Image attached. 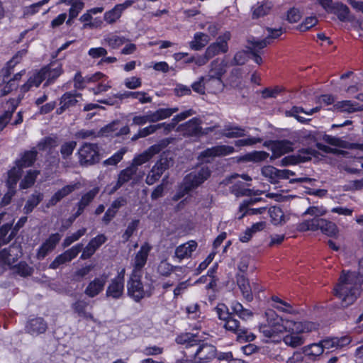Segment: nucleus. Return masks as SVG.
<instances>
[{
  "label": "nucleus",
  "instance_id": "obj_1",
  "mask_svg": "<svg viewBox=\"0 0 363 363\" xmlns=\"http://www.w3.org/2000/svg\"><path fill=\"white\" fill-rule=\"evenodd\" d=\"M362 289L363 277H359L355 272L342 271L334 291L341 301V306L346 308L356 301Z\"/></svg>",
  "mask_w": 363,
  "mask_h": 363
},
{
  "label": "nucleus",
  "instance_id": "obj_2",
  "mask_svg": "<svg viewBox=\"0 0 363 363\" xmlns=\"http://www.w3.org/2000/svg\"><path fill=\"white\" fill-rule=\"evenodd\" d=\"M178 344H186V347L191 349L195 363H206L216 357V347L208 343H201L192 334L186 333L178 336L176 339Z\"/></svg>",
  "mask_w": 363,
  "mask_h": 363
},
{
  "label": "nucleus",
  "instance_id": "obj_3",
  "mask_svg": "<svg viewBox=\"0 0 363 363\" xmlns=\"http://www.w3.org/2000/svg\"><path fill=\"white\" fill-rule=\"evenodd\" d=\"M210 175L211 171L207 166H201L197 170L186 175L184 179L182 192H179L176 194L174 197V200L177 201L185 194L199 186L206 181Z\"/></svg>",
  "mask_w": 363,
  "mask_h": 363
},
{
  "label": "nucleus",
  "instance_id": "obj_4",
  "mask_svg": "<svg viewBox=\"0 0 363 363\" xmlns=\"http://www.w3.org/2000/svg\"><path fill=\"white\" fill-rule=\"evenodd\" d=\"M267 324L259 326V331L267 337H272L276 334L285 332V320L273 310L265 312Z\"/></svg>",
  "mask_w": 363,
  "mask_h": 363
},
{
  "label": "nucleus",
  "instance_id": "obj_5",
  "mask_svg": "<svg viewBox=\"0 0 363 363\" xmlns=\"http://www.w3.org/2000/svg\"><path fill=\"white\" fill-rule=\"evenodd\" d=\"M38 151L35 147L23 152L21 157L16 160L15 166L8 172L11 177L10 181L14 183L15 181H18L22 176L23 169L31 167L36 161Z\"/></svg>",
  "mask_w": 363,
  "mask_h": 363
},
{
  "label": "nucleus",
  "instance_id": "obj_6",
  "mask_svg": "<svg viewBox=\"0 0 363 363\" xmlns=\"http://www.w3.org/2000/svg\"><path fill=\"white\" fill-rule=\"evenodd\" d=\"M79 162L83 167L92 166L101 160L100 150L96 143H84L78 150Z\"/></svg>",
  "mask_w": 363,
  "mask_h": 363
},
{
  "label": "nucleus",
  "instance_id": "obj_7",
  "mask_svg": "<svg viewBox=\"0 0 363 363\" xmlns=\"http://www.w3.org/2000/svg\"><path fill=\"white\" fill-rule=\"evenodd\" d=\"M140 277V274L132 273L127 284L128 294L136 302H139L145 297H150L153 290L150 286H148L149 289H145Z\"/></svg>",
  "mask_w": 363,
  "mask_h": 363
},
{
  "label": "nucleus",
  "instance_id": "obj_8",
  "mask_svg": "<svg viewBox=\"0 0 363 363\" xmlns=\"http://www.w3.org/2000/svg\"><path fill=\"white\" fill-rule=\"evenodd\" d=\"M174 165V160L169 154L165 152L160 155V158L153 165L146 177L145 182L148 185H152L157 182L163 173Z\"/></svg>",
  "mask_w": 363,
  "mask_h": 363
},
{
  "label": "nucleus",
  "instance_id": "obj_9",
  "mask_svg": "<svg viewBox=\"0 0 363 363\" xmlns=\"http://www.w3.org/2000/svg\"><path fill=\"white\" fill-rule=\"evenodd\" d=\"M302 225L304 230L313 231L320 230L328 236H335L338 233L337 227L334 223L320 218L307 220Z\"/></svg>",
  "mask_w": 363,
  "mask_h": 363
},
{
  "label": "nucleus",
  "instance_id": "obj_10",
  "mask_svg": "<svg viewBox=\"0 0 363 363\" xmlns=\"http://www.w3.org/2000/svg\"><path fill=\"white\" fill-rule=\"evenodd\" d=\"M224 327L227 330L236 334L238 340L252 341L255 337L253 334L249 333L247 329L241 325L239 320L234 318L232 315L225 321Z\"/></svg>",
  "mask_w": 363,
  "mask_h": 363
},
{
  "label": "nucleus",
  "instance_id": "obj_11",
  "mask_svg": "<svg viewBox=\"0 0 363 363\" xmlns=\"http://www.w3.org/2000/svg\"><path fill=\"white\" fill-rule=\"evenodd\" d=\"M235 149L230 145H217L202 151L199 159L205 162H209L211 159L216 157H223L232 154Z\"/></svg>",
  "mask_w": 363,
  "mask_h": 363
},
{
  "label": "nucleus",
  "instance_id": "obj_12",
  "mask_svg": "<svg viewBox=\"0 0 363 363\" xmlns=\"http://www.w3.org/2000/svg\"><path fill=\"white\" fill-rule=\"evenodd\" d=\"M124 273L125 269H123L116 278L111 281L106 291V297L119 299L123 296L124 291Z\"/></svg>",
  "mask_w": 363,
  "mask_h": 363
},
{
  "label": "nucleus",
  "instance_id": "obj_13",
  "mask_svg": "<svg viewBox=\"0 0 363 363\" xmlns=\"http://www.w3.org/2000/svg\"><path fill=\"white\" fill-rule=\"evenodd\" d=\"M167 144L168 142L167 140H163L160 144L150 146L147 150L133 159L131 166H134L136 170H138V166L148 162L155 155L159 153Z\"/></svg>",
  "mask_w": 363,
  "mask_h": 363
},
{
  "label": "nucleus",
  "instance_id": "obj_14",
  "mask_svg": "<svg viewBox=\"0 0 363 363\" xmlns=\"http://www.w3.org/2000/svg\"><path fill=\"white\" fill-rule=\"evenodd\" d=\"M230 39V33L225 32L218 37L217 41L211 44L206 50V54L209 59L220 53H225L228 50V41Z\"/></svg>",
  "mask_w": 363,
  "mask_h": 363
},
{
  "label": "nucleus",
  "instance_id": "obj_15",
  "mask_svg": "<svg viewBox=\"0 0 363 363\" xmlns=\"http://www.w3.org/2000/svg\"><path fill=\"white\" fill-rule=\"evenodd\" d=\"M269 44L267 39L257 40L254 37L249 38L247 40L245 48L248 50L249 53L252 55L255 63L261 65L262 59L259 55V50L267 47Z\"/></svg>",
  "mask_w": 363,
  "mask_h": 363
},
{
  "label": "nucleus",
  "instance_id": "obj_16",
  "mask_svg": "<svg viewBox=\"0 0 363 363\" xmlns=\"http://www.w3.org/2000/svg\"><path fill=\"white\" fill-rule=\"evenodd\" d=\"M201 121L198 118H193L189 121L177 127L176 130L184 136H199L201 133Z\"/></svg>",
  "mask_w": 363,
  "mask_h": 363
},
{
  "label": "nucleus",
  "instance_id": "obj_17",
  "mask_svg": "<svg viewBox=\"0 0 363 363\" xmlns=\"http://www.w3.org/2000/svg\"><path fill=\"white\" fill-rule=\"evenodd\" d=\"M82 247V244H78L67 250L62 254L57 256L50 264V268L55 269H57L60 265L70 262L81 252Z\"/></svg>",
  "mask_w": 363,
  "mask_h": 363
},
{
  "label": "nucleus",
  "instance_id": "obj_18",
  "mask_svg": "<svg viewBox=\"0 0 363 363\" xmlns=\"http://www.w3.org/2000/svg\"><path fill=\"white\" fill-rule=\"evenodd\" d=\"M315 329V326L313 323L296 322L289 319L285 320V332L303 335L304 333H309Z\"/></svg>",
  "mask_w": 363,
  "mask_h": 363
},
{
  "label": "nucleus",
  "instance_id": "obj_19",
  "mask_svg": "<svg viewBox=\"0 0 363 363\" xmlns=\"http://www.w3.org/2000/svg\"><path fill=\"white\" fill-rule=\"evenodd\" d=\"M107 279L106 274L94 278L88 284L84 293L89 298L96 297L104 291Z\"/></svg>",
  "mask_w": 363,
  "mask_h": 363
},
{
  "label": "nucleus",
  "instance_id": "obj_20",
  "mask_svg": "<svg viewBox=\"0 0 363 363\" xmlns=\"http://www.w3.org/2000/svg\"><path fill=\"white\" fill-rule=\"evenodd\" d=\"M20 249L18 246L11 245L0 252V265L11 266L19 257Z\"/></svg>",
  "mask_w": 363,
  "mask_h": 363
},
{
  "label": "nucleus",
  "instance_id": "obj_21",
  "mask_svg": "<svg viewBox=\"0 0 363 363\" xmlns=\"http://www.w3.org/2000/svg\"><path fill=\"white\" fill-rule=\"evenodd\" d=\"M316 151L312 149H302L298 151L296 156L286 157L282 159L281 163L283 166L290 164H296L298 162H305L311 160L315 156Z\"/></svg>",
  "mask_w": 363,
  "mask_h": 363
},
{
  "label": "nucleus",
  "instance_id": "obj_22",
  "mask_svg": "<svg viewBox=\"0 0 363 363\" xmlns=\"http://www.w3.org/2000/svg\"><path fill=\"white\" fill-rule=\"evenodd\" d=\"M151 247L148 244L143 245L134 259L133 274H140L145 265Z\"/></svg>",
  "mask_w": 363,
  "mask_h": 363
},
{
  "label": "nucleus",
  "instance_id": "obj_23",
  "mask_svg": "<svg viewBox=\"0 0 363 363\" xmlns=\"http://www.w3.org/2000/svg\"><path fill=\"white\" fill-rule=\"evenodd\" d=\"M88 304L89 303L85 300L79 299L72 303L71 308L79 317L97 323V320L94 318L93 313L86 311Z\"/></svg>",
  "mask_w": 363,
  "mask_h": 363
},
{
  "label": "nucleus",
  "instance_id": "obj_24",
  "mask_svg": "<svg viewBox=\"0 0 363 363\" xmlns=\"http://www.w3.org/2000/svg\"><path fill=\"white\" fill-rule=\"evenodd\" d=\"M351 342L349 336H342L341 337H328L320 341L323 350H334L342 348Z\"/></svg>",
  "mask_w": 363,
  "mask_h": 363
},
{
  "label": "nucleus",
  "instance_id": "obj_25",
  "mask_svg": "<svg viewBox=\"0 0 363 363\" xmlns=\"http://www.w3.org/2000/svg\"><path fill=\"white\" fill-rule=\"evenodd\" d=\"M77 98L82 99V94L79 93L66 92L60 98V107L57 109V113L61 114L66 109L74 106L78 102Z\"/></svg>",
  "mask_w": 363,
  "mask_h": 363
},
{
  "label": "nucleus",
  "instance_id": "obj_26",
  "mask_svg": "<svg viewBox=\"0 0 363 363\" xmlns=\"http://www.w3.org/2000/svg\"><path fill=\"white\" fill-rule=\"evenodd\" d=\"M107 238L104 234H101L90 240L89 244L84 249L81 255V259H86L89 258L96 250L106 241Z\"/></svg>",
  "mask_w": 363,
  "mask_h": 363
},
{
  "label": "nucleus",
  "instance_id": "obj_27",
  "mask_svg": "<svg viewBox=\"0 0 363 363\" xmlns=\"http://www.w3.org/2000/svg\"><path fill=\"white\" fill-rule=\"evenodd\" d=\"M270 150L273 153L270 158L271 160H272L292 151V143L288 140L272 142L271 144Z\"/></svg>",
  "mask_w": 363,
  "mask_h": 363
},
{
  "label": "nucleus",
  "instance_id": "obj_28",
  "mask_svg": "<svg viewBox=\"0 0 363 363\" xmlns=\"http://www.w3.org/2000/svg\"><path fill=\"white\" fill-rule=\"evenodd\" d=\"M48 328L47 323L43 318H35L28 321L26 325V331L32 335H38L44 333Z\"/></svg>",
  "mask_w": 363,
  "mask_h": 363
},
{
  "label": "nucleus",
  "instance_id": "obj_29",
  "mask_svg": "<svg viewBox=\"0 0 363 363\" xmlns=\"http://www.w3.org/2000/svg\"><path fill=\"white\" fill-rule=\"evenodd\" d=\"M62 74V66L58 62L50 63L48 66L42 68V74H44L47 82L45 84L55 80Z\"/></svg>",
  "mask_w": 363,
  "mask_h": 363
},
{
  "label": "nucleus",
  "instance_id": "obj_30",
  "mask_svg": "<svg viewBox=\"0 0 363 363\" xmlns=\"http://www.w3.org/2000/svg\"><path fill=\"white\" fill-rule=\"evenodd\" d=\"M77 188V184L67 185L58 190L48 201L47 207L55 206L62 199L70 194Z\"/></svg>",
  "mask_w": 363,
  "mask_h": 363
},
{
  "label": "nucleus",
  "instance_id": "obj_31",
  "mask_svg": "<svg viewBox=\"0 0 363 363\" xmlns=\"http://www.w3.org/2000/svg\"><path fill=\"white\" fill-rule=\"evenodd\" d=\"M272 6L273 4L270 1L257 2L252 7V18L257 19L268 15L270 13Z\"/></svg>",
  "mask_w": 363,
  "mask_h": 363
},
{
  "label": "nucleus",
  "instance_id": "obj_32",
  "mask_svg": "<svg viewBox=\"0 0 363 363\" xmlns=\"http://www.w3.org/2000/svg\"><path fill=\"white\" fill-rule=\"evenodd\" d=\"M237 284L240 289L244 298L251 301L253 298L252 294V289L250 285L249 280L243 274H237L236 276Z\"/></svg>",
  "mask_w": 363,
  "mask_h": 363
},
{
  "label": "nucleus",
  "instance_id": "obj_33",
  "mask_svg": "<svg viewBox=\"0 0 363 363\" xmlns=\"http://www.w3.org/2000/svg\"><path fill=\"white\" fill-rule=\"evenodd\" d=\"M138 170L134 167V166H130L126 169L122 170L118 174V181L114 186L112 192L116 191L119 188H121L125 183L130 181L133 176L136 174Z\"/></svg>",
  "mask_w": 363,
  "mask_h": 363
},
{
  "label": "nucleus",
  "instance_id": "obj_34",
  "mask_svg": "<svg viewBox=\"0 0 363 363\" xmlns=\"http://www.w3.org/2000/svg\"><path fill=\"white\" fill-rule=\"evenodd\" d=\"M227 63L218 58L213 60L210 64V69L207 76L221 77L226 72Z\"/></svg>",
  "mask_w": 363,
  "mask_h": 363
},
{
  "label": "nucleus",
  "instance_id": "obj_35",
  "mask_svg": "<svg viewBox=\"0 0 363 363\" xmlns=\"http://www.w3.org/2000/svg\"><path fill=\"white\" fill-rule=\"evenodd\" d=\"M197 243L195 241H189L178 246L175 250L176 256L180 259H184L191 255V253L196 249Z\"/></svg>",
  "mask_w": 363,
  "mask_h": 363
},
{
  "label": "nucleus",
  "instance_id": "obj_36",
  "mask_svg": "<svg viewBox=\"0 0 363 363\" xmlns=\"http://www.w3.org/2000/svg\"><path fill=\"white\" fill-rule=\"evenodd\" d=\"M286 333L287 334L283 337V342L288 347L297 348L305 343V337L303 335L290 332Z\"/></svg>",
  "mask_w": 363,
  "mask_h": 363
},
{
  "label": "nucleus",
  "instance_id": "obj_37",
  "mask_svg": "<svg viewBox=\"0 0 363 363\" xmlns=\"http://www.w3.org/2000/svg\"><path fill=\"white\" fill-rule=\"evenodd\" d=\"M302 351L306 356L308 357L311 359L315 360L317 357L323 354L324 350L320 341L318 343H313L303 347Z\"/></svg>",
  "mask_w": 363,
  "mask_h": 363
},
{
  "label": "nucleus",
  "instance_id": "obj_38",
  "mask_svg": "<svg viewBox=\"0 0 363 363\" xmlns=\"http://www.w3.org/2000/svg\"><path fill=\"white\" fill-rule=\"evenodd\" d=\"M221 135L228 138H240L245 135V130L238 125H226L222 130Z\"/></svg>",
  "mask_w": 363,
  "mask_h": 363
},
{
  "label": "nucleus",
  "instance_id": "obj_39",
  "mask_svg": "<svg viewBox=\"0 0 363 363\" xmlns=\"http://www.w3.org/2000/svg\"><path fill=\"white\" fill-rule=\"evenodd\" d=\"M323 140L325 142L331 145L337 146L341 148H346L350 150H355L356 148V143H350L334 136L325 135L323 137Z\"/></svg>",
  "mask_w": 363,
  "mask_h": 363
},
{
  "label": "nucleus",
  "instance_id": "obj_40",
  "mask_svg": "<svg viewBox=\"0 0 363 363\" xmlns=\"http://www.w3.org/2000/svg\"><path fill=\"white\" fill-rule=\"evenodd\" d=\"M14 100H10L6 103L9 105L8 110L5 111L2 115L0 116V131L7 125L10 122L12 115L16 108Z\"/></svg>",
  "mask_w": 363,
  "mask_h": 363
},
{
  "label": "nucleus",
  "instance_id": "obj_41",
  "mask_svg": "<svg viewBox=\"0 0 363 363\" xmlns=\"http://www.w3.org/2000/svg\"><path fill=\"white\" fill-rule=\"evenodd\" d=\"M206 86L213 93L223 89L225 84L221 77L206 76L205 77Z\"/></svg>",
  "mask_w": 363,
  "mask_h": 363
},
{
  "label": "nucleus",
  "instance_id": "obj_42",
  "mask_svg": "<svg viewBox=\"0 0 363 363\" xmlns=\"http://www.w3.org/2000/svg\"><path fill=\"white\" fill-rule=\"evenodd\" d=\"M228 83L234 89H241L242 88V72L240 69L235 68L231 70Z\"/></svg>",
  "mask_w": 363,
  "mask_h": 363
},
{
  "label": "nucleus",
  "instance_id": "obj_43",
  "mask_svg": "<svg viewBox=\"0 0 363 363\" xmlns=\"http://www.w3.org/2000/svg\"><path fill=\"white\" fill-rule=\"evenodd\" d=\"M210 39L208 35L203 33L195 34L194 40L190 43V47L194 50H199L205 47Z\"/></svg>",
  "mask_w": 363,
  "mask_h": 363
},
{
  "label": "nucleus",
  "instance_id": "obj_44",
  "mask_svg": "<svg viewBox=\"0 0 363 363\" xmlns=\"http://www.w3.org/2000/svg\"><path fill=\"white\" fill-rule=\"evenodd\" d=\"M248 184L242 182H237L230 187V192L237 197L251 196L252 190L247 188Z\"/></svg>",
  "mask_w": 363,
  "mask_h": 363
},
{
  "label": "nucleus",
  "instance_id": "obj_45",
  "mask_svg": "<svg viewBox=\"0 0 363 363\" xmlns=\"http://www.w3.org/2000/svg\"><path fill=\"white\" fill-rule=\"evenodd\" d=\"M262 174L267 178L271 183H278L279 177V169L274 167L273 166H265L262 168Z\"/></svg>",
  "mask_w": 363,
  "mask_h": 363
},
{
  "label": "nucleus",
  "instance_id": "obj_46",
  "mask_svg": "<svg viewBox=\"0 0 363 363\" xmlns=\"http://www.w3.org/2000/svg\"><path fill=\"white\" fill-rule=\"evenodd\" d=\"M43 196L40 193L32 194L27 200L26 205L23 207V212L28 214L40 203L43 200Z\"/></svg>",
  "mask_w": 363,
  "mask_h": 363
},
{
  "label": "nucleus",
  "instance_id": "obj_47",
  "mask_svg": "<svg viewBox=\"0 0 363 363\" xmlns=\"http://www.w3.org/2000/svg\"><path fill=\"white\" fill-rule=\"evenodd\" d=\"M121 99L133 98L138 99L141 104L150 103L152 98L147 96V94L144 91H125V93L120 94Z\"/></svg>",
  "mask_w": 363,
  "mask_h": 363
},
{
  "label": "nucleus",
  "instance_id": "obj_48",
  "mask_svg": "<svg viewBox=\"0 0 363 363\" xmlns=\"http://www.w3.org/2000/svg\"><path fill=\"white\" fill-rule=\"evenodd\" d=\"M337 108L341 111L352 113L363 111V104L360 105L358 103H353L351 101H343L337 104Z\"/></svg>",
  "mask_w": 363,
  "mask_h": 363
},
{
  "label": "nucleus",
  "instance_id": "obj_49",
  "mask_svg": "<svg viewBox=\"0 0 363 363\" xmlns=\"http://www.w3.org/2000/svg\"><path fill=\"white\" fill-rule=\"evenodd\" d=\"M99 192L98 188H94L82 196L77 204L79 211L83 212L84 208L93 201Z\"/></svg>",
  "mask_w": 363,
  "mask_h": 363
},
{
  "label": "nucleus",
  "instance_id": "obj_50",
  "mask_svg": "<svg viewBox=\"0 0 363 363\" xmlns=\"http://www.w3.org/2000/svg\"><path fill=\"white\" fill-rule=\"evenodd\" d=\"M332 13L337 15L340 21H345L347 18L350 10L346 5L340 2H335L332 9Z\"/></svg>",
  "mask_w": 363,
  "mask_h": 363
},
{
  "label": "nucleus",
  "instance_id": "obj_51",
  "mask_svg": "<svg viewBox=\"0 0 363 363\" xmlns=\"http://www.w3.org/2000/svg\"><path fill=\"white\" fill-rule=\"evenodd\" d=\"M39 174L40 172L38 170H28L24 178L21 182L20 187L24 189L32 186Z\"/></svg>",
  "mask_w": 363,
  "mask_h": 363
},
{
  "label": "nucleus",
  "instance_id": "obj_52",
  "mask_svg": "<svg viewBox=\"0 0 363 363\" xmlns=\"http://www.w3.org/2000/svg\"><path fill=\"white\" fill-rule=\"evenodd\" d=\"M104 42L108 45L111 48L116 49L121 45L128 42V40L124 37L118 36L114 34H109L106 35L104 39Z\"/></svg>",
  "mask_w": 363,
  "mask_h": 363
},
{
  "label": "nucleus",
  "instance_id": "obj_53",
  "mask_svg": "<svg viewBox=\"0 0 363 363\" xmlns=\"http://www.w3.org/2000/svg\"><path fill=\"white\" fill-rule=\"evenodd\" d=\"M11 179V175L9 174V173H8V179H7L8 191L6 192V194H5V195L4 196L2 201H1V203L4 206L8 205L11 202L12 197L16 194V186L18 181H15V183H14V182H12L11 181H10Z\"/></svg>",
  "mask_w": 363,
  "mask_h": 363
},
{
  "label": "nucleus",
  "instance_id": "obj_54",
  "mask_svg": "<svg viewBox=\"0 0 363 363\" xmlns=\"http://www.w3.org/2000/svg\"><path fill=\"white\" fill-rule=\"evenodd\" d=\"M45 79L44 74H42V69L33 77H30L27 83L22 86V89L24 91H27L31 86L38 87L43 80Z\"/></svg>",
  "mask_w": 363,
  "mask_h": 363
},
{
  "label": "nucleus",
  "instance_id": "obj_55",
  "mask_svg": "<svg viewBox=\"0 0 363 363\" xmlns=\"http://www.w3.org/2000/svg\"><path fill=\"white\" fill-rule=\"evenodd\" d=\"M11 228V224L3 225L0 228V247L3 245L9 243L15 236L16 233L13 230L8 235V233Z\"/></svg>",
  "mask_w": 363,
  "mask_h": 363
},
{
  "label": "nucleus",
  "instance_id": "obj_56",
  "mask_svg": "<svg viewBox=\"0 0 363 363\" xmlns=\"http://www.w3.org/2000/svg\"><path fill=\"white\" fill-rule=\"evenodd\" d=\"M232 308L233 312L244 320L252 317V312L249 309L245 308L242 305L238 302L233 303Z\"/></svg>",
  "mask_w": 363,
  "mask_h": 363
},
{
  "label": "nucleus",
  "instance_id": "obj_57",
  "mask_svg": "<svg viewBox=\"0 0 363 363\" xmlns=\"http://www.w3.org/2000/svg\"><path fill=\"white\" fill-rule=\"evenodd\" d=\"M14 274H19L21 277L30 276L33 274V269L30 267L26 262H21L18 264L12 267Z\"/></svg>",
  "mask_w": 363,
  "mask_h": 363
},
{
  "label": "nucleus",
  "instance_id": "obj_58",
  "mask_svg": "<svg viewBox=\"0 0 363 363\" xmlns=\"http://www.w3.org/2000/svg\"><path fill=\"white\" fill-rule=\"evenodd\" d=\"M121 123L118 121H115L103 127L99 130V135L102 136H108L113 135L116 136V133H117V130H118V126H120Z\"/></svg>",
  "mask_w": 363,
  "mask_h": 363
},
{
  "label": "nucleus",
  "instance_id": "obj_59",
  "mask_svg": "<svg viewBox=\"0 0 363 363\" xmlns=\"http://www.w3.org/2000/svg\"><path fill=\"white\" fill-rule=\"evenodd\" d=\"M57 145V138L45 137L43 138L37 145L40 150H48L55 147Z\"/></svg>",
  "mask_w": 363,
  "mask_h": 363
},
{
  "label": "nucleus",
  "instance_id": "obj_60",
  "mask_svg": "<svg viewBox=\"0 0 363 363\" xmlns=\"http://www.w3.org/2000/svg\"><path fill=\"white\" fill-rule=\"evenodd\" d=\"M269 213L274 225L281 224L284 223V213L279 207H273L269 208Z\"/></svg>",
  "mask_w": 363,
  "mask_h": 363
},
{
  "label": "nucleus",
  "instance_id": "obj_61",
  "mask_svg": "<svg viewBox=\"0 0 363 363\" xmlns=\"http://www.w3.org/2000/svg\"><path fill=\"white\" fill-rule=\"evenodd\" d=\"M269 156V153L264 151H255L245 155L244 160L258 162L266 160Z\"/></svg>",
  "mask_w": 363,
  "mask_h": 363
},
{
  "label": "nucleus",
  "instance_id": "obj_62",
  "mask_svg": "<svg viewBox=\"0 0 363 363\" xmlns=\"http://www.w3.org/2000/svg\"><path fill=\"white\" fill-rule=\"evenodd\" d=\"M77 146L75 141H69L63 143L60 147V153L63 159L66 160L73 153Z\"/></svg>",
  "mask_w": 363,
  "mask_h": 363
},
{
  "label": "nucleus",
  "instance_id": "obj_63",
  "mask_svg": "<svg viewBox=\"0 0 363 363\" xmlns=\"http://www.w3.org/2000/svg\"><path fill=\"white\" fill-rule=\"evenodd\" d=\"M121 7V6H116L113 9L106 12L104 14V20L108 23L116 22L121 16L122 13L120 11Z\"/></svg>",
  "mask_w": 363,
  "mask_h": 363
},
{
  "label": "nucleus",
  "instance_id": "obj_64",
  "mask_svg": "<svg viewBox=\"0 0 363 363\" xmlns=\"http://www.w3.org/2000/svg\"><path fill=\"white\" fill-rule=\"evenodd\" d=\"M125 152L126 150L125 149H121L111 157L104 160L103 162V165L105 167L116 165L119 162L121 161Z\"/></svg>",
  "mask_w": 363,
  "mask_h": 363
}]
</instances>
